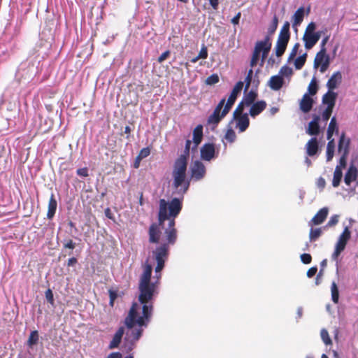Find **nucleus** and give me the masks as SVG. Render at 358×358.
Wrapping results in <instances>:
<instances>
[{
	"label": "nucleus",
	"instance_id": "1",
	"mask_svg": "<svg viewBox=\"0 0 358 358\" xmlns=\"http://www.w3.org/2000/svg\"><path fill=\"white\" fill-rule=\"evenodd\" d=\"M157 262L155 267V280L152 282V266L145 264L143 271L140 276L138 283V301L142 306V315H139L140 306L134 302L124 318V324L127 329L126 338L137 341L141 337L143 327H147L152 315V299L159 294V286L162 276L161 271L164 268L165 262L169 257V248L166 245H160L152 252Z\"/></svg>",
	"mask_w": 358,
	"mask_h": 358
},
{
	"label": "nucleus",
	"instance_id": "2",
	"mask_svg": "<svg viewBox=\"0 0 358 358\" xmlns=\"http://www.w3.org/2000/svg\"><path fill=\"white\" fill-rule=\"evenodd\" d=\"M158 212V222L152 223L148 229L149 243H159L164 222L169 221V226L165 229L166 242L161 245H166L169 249V245H174L177 240V230L175 227V219L180 213L182 203L178 198H173L170 202L162 199L159 200Z\"/></svg>",
	"mask_w": 358,
	"mask_h": 358
},
{
	"label": "nucleus",
	"instance_id": "3",
	"mask_svg": "<svg viewBox=\"0 0 358 358\" xmlns=\"http://www.w3.org/2000/svg\"><path fill=\"white\" fill-rule=\"evenodd\" d=\"M191 144L190 140L186 141L184 153L175 160L173 166L172 186L181 195L187 192L190 185L189 180L187 178V169Z\"/></svg>",
	"mask_w": 358,
	"mask_h": 358
},
{
	"label": "nucleus",
	"instance_id": "4",
	"mask_svg": "<svg viewBox=\"0 0 358 358\" xmlns=\"http://www.w3.org/2000/svg\"><path fill=\"white\" fill-rule=\"evenodd\" d=\"M225 99L223 98L218 103L213 113L207 120L208 124L217 126L220 122L228 114L230 109L225 106Z\"/></svg>",
	"mask_w": 358,
	"mask_h": 358
},
{
	"label": "nucleus",
	"instance_id": "5",
	"mask_svg": "<svg viewBox=\"0 0 358 358\" xmlns=\"http://www.w3.org/2000/svg\"><path fill=\"white\" fill-rule=\"evenodd\" d=\"M326 48H321L320 50L316 54L314 60V66L317 68L320 66V71L322 73L326 71L329 66V57L326 54Z\"/></svg>",
	"mask_w": 358,
	"mask_h": 358
},
{
	"label": "nucleus",
	"instance_id": "6",
	"mask_svg": "<svg viewBox=\"0 0 358 358\" xmlns=\"http://www.w3.org/2000/svg\"><path fill=\"white\" fill-rule=\"evenodd\" d=\"M271 42L270 36H266L264 40L259 41L255 43V46L254 50L257 51L259 54L262 52V64L261 65H263V63L266 58L267 57L268 52H270V50L271 48Z\"/></svg>",
	"mask_w": 358,
	"mask_h": 358
},
{
	"label": "nucleus",
	"instance_id": "7",
	"mask_svg": "<svg viewBox=\"0 0 358 358\" xmlns=\"http://www.w3.org/2000/svg\"><path fill=\"white\" fill-rule=\"evenodd\" d=\"M191 177L195 180H201L206 175V167L204 164L199 161H195L190 169Z\"/></svg>",
	"mask_w": 358,
	"mask_h": 358
},
{
	"label": "nucleus",
	"instance_id": "8",
	"mask_svg": "<svg viewBox=\"0 0 358 358\" xmlns=\"http://www.w3.org/2000/svg\"><path fill=\"white\" fill-rule=\"evenodd\" d=\"M201 157L205 161H210L215 157V148L213 143H205L201 148Z\"/></svg>",
	"mask_w": 358,
	"mask_h": 358
},
{
	"label": "nucleus",
	"instance_id": "9",
	"mask_svg": "<svg viewBox=\"0 0 358 358\" xmlns=\"http://www.w3.org/2000/svg\"><path fill=\"white\" fill-rule=\"evenodd\" d=\"M350 139L346 138L345 133L343 132L339 138L338 152L341 155H348L350 153Z\"/></svg>",
	"mask_w": 358,
	"mask_h": 358
},
{
	"label": "nucleus",
	"instance_id": "10",
	"mask_svg": "<svg viewBox=\"0 0 358 358\" xmlns=\"http://www.w3.org/2000/svg\"><path fill=\"white\" fill-rule=\"evenodd\" d=\"M243 85H244L243 82L238 81V83H236V84L234 87V88L227 99V101L225 103V106L227 107H228L230 110H231L232 106L234 105V103H235L236 98L238 96V94H240V92H241V90L243 87Z\"/></svg>",
	"mask_w": 358,
	"mask_h": 358
},
{
	"label": "nucleus",
	"instance_id": "11",
	"mask_svg": "<svg viewBox=\"0 0 358 358\" xmlns=\"http://www.w3.org/2000/svg\"><path fill=\"white\" fill-rule=\"evenodd\" d=\"M320 32H316L315 34H304L303 41H304L305 48L307 50L311 49L320 40Z\"/></svg>",
	"mask_w": 358,
	"mask_h": 358
},
{
	"label": "nucleus",
	"instance_id": "12",
	"mask_svg": "<svg viewBox=\"0 0 358 358\" xmlns=\"http://www.w3.org/2000/svg\"><path fill=\"white\" fill-rule=\"evenodd\" d=\"M289 41V38L278 36L276 45L275 47V55L278 57H280L281 56L283 55L286 50Z\"/></svg>",
	"mask_w": 358,
	"mask_h": 358
},
{
	"label": "nucleus",
	"instance_id": "13",
	"mask_svg": "<svg viewBox=\"0 0 358 358\" xmlns=\"http://www.w3.org/2000/svg\"><path fill=\"white\" fill-rule=\"evenodd\" d=\"M313 103L314 100L309 96V94L306 93L303 95L302 99L300 101L299 107L303 113H307L311 110Z\"/></svg>",
	"mask_w": 358,
	"mask_h": 358
},
{
	"label": "nucleus",
	"instance_id": "14",
	"mask_svg": "<svg viewBox=\"0 0 358 358\" xmlns=\"http://www.w3.org/2000/svg\"><path fill=\"white\" fill-rule=\"evenodd\" d=\"M249 114L251 117H255L259 115L266 108V102L264 100L258 101L250 105Z\"/></svg>",
	"mask_w": 358,
	"mask_h": 358
},
{
	"label": "nucleus",
	"instance_id": "15",
	"mask_svg": "<svg viewBox=\"0 0 358 358\" xmlns=\"http://www.w3.org/2000/svg\"><path fill=\"white\" fill-rule=\"evenodd\" d=\"M234 119L236 122V127L238 129L239 132H243L248 128L250 120L247 113H244L243 115L238 116L237 117H234Z\"/></svg>",
	"mask_w": 358,
	"mask_h": 358
},
{
	"label": "nucleus",
	"instance_id": "16",
	"mask_svg": "<svg viewBox=\"0 0 358 358\" xmlns=\"http://www.w3.org/2000/svg\"><path fill=\"white\" fill-rule=\"evenodd\" d=\"M124 334V327H120L113 336V338L108 345V348L111 350L117 348L121 343Z\"/></svg>",
	"mask_w": 358,
	"mask_h": 358
},
{
	"label": "nucleus",
	"instance_id": "17",
	"mask_svg": "<svg viewBox=\"0 0 358 358\" xmlns=\"http://www.w3.org/2000/svg\"><path fill=\"white\" fill-rule=\"evenodd\" d=\"M306 153L308 156H314L317 154L319 146L316 137L311 138L306 145Z\"/></svg>",
	"mask_w": 358,
	"mask_h": 358
},
{
	"label": "nucleus",
	"instance_id": "18",
	"mask_svg": "<svg viewBox=\"0 0 358 358\" xmlns=\"http://www.w3.org/2000/svg\"><path fill=\"white\" fill-rule=\"evenodd\" d=\"M341 80L342 75L341 72L337 71L334 73L329 79L327 83L329 91H333L334 89H336L338 85L341 83Z\"/></svg>",
	"mask_w": 358,
	"mask_h": 358
},
{
	"label": "nucleus",
	"instance_id": "19",
	"mask_svg": "<svg viewBox=\"0 0 358 358\" xmlns=\"http://www.w3.org/2000/svg\"><path fill=\"white\" fill-rule=\"evenodd\" d=\"M337 94L334 91H329L324 94L322 96V103L327 104V107L334 108L336 104V100Z\"/></svg>",
	"mask_w": 358,
	"mask_h": 358
},
{
	"label": "nucleus",
	"instance_id": "20",
	"mask_svg": "<svg viewBox=\"0 0 358 358\" xmlns=\"http://www.w3.org/2000/svg\"><path fill=\"white\" fill-rule=\"evenodd\" d=\"M328 215V208L324 207L321 208L312 218L311 222L315 225L322 224Z\"/></svg>",
	"mask_w": 358,
	"mask_h": 358
},
{
	"label": "nucleus",
	"instance_id": "21",
	"mask_svg": "<svg viewBox=\"0 0 358 358\" xmlns=\"http://www.w3.org/2000/svg\"><path fill=\"white\" fill-rule=\"evenodd\" d=\"M357 168L351 165L348 171L346 172L345 177H344V182L347 185H350L352 181L356 180L357 178Z\"/></svg>",
	"mask_w": 358,
	"mask_h": 358
},
{
	"label": "nucleus",
	"instance_id": "22",
	"mask_svg": "<svg viewBox=\"0 0 358 358\" xmlns=\"http://www.w3.org/2000/svg\"><path fill=\"white\" fill-rule=\"evenodd\" d=\"M351 236V233L348 227H346L342 234L340 235L336 245L345 249Z\"/></svg>",
	"mask_w": 358,
	"mask_h": 358
},
{
	"label": "nucleus",
	"instance_id": "23",
	"mask_svg": "<svg viewBox=\"0 0 358 358\" xmlns=\"http://www.w3.org/2000/svg\"><path fill=\"white\" fill-rule=\"evenodd\" d=\"M284 84V80L280 76H273L269 80V87L273 90H279Z\"/></svg>",
	"mask_w": 358,
	"mask_h": 358
},
{
	"label": "nucleus",
	"instance_id": "24",
	"mask_svg": "<svg viewBox=\"0 0 358 358\" xmlns=\"http://www.w3.org/2000/svg\"><path fill=\"white\" fill-rule=\"evenodd\" d=\"M305 15V9L303 6L299 8L293 15V27H297L301 24Z\"/></svg>",
	"mask_w": 358,
	"mask_h": 358
},
{
	"label": "nucleus",
	"instance_id": "25",
	"mask_svg": "<svg viewBox=\"0 0 358 358\" xmlns=\"http://www.w3.org/2000/svg\"><path fill=\"white\" fill-rule=\"evenodd\" d=\"M57 206V202L55 199L54 194H52L48 203V209L47 213V217L48 219H52L56 212Z\"/></svg>",
	"mask_w": 358,
	"mask_h": 358
},
{
	"label": "nucleus",
	"instance_id": "26",
	"mask_svg": "<svg viewBox=\"0 0 358 358\" xmlns=\"http://www.w3.org/2000/svg\"><path fill=\"white\" fill-rule=\"evenodd\" d=\"M203 138V126L198 124L193 130V142L196 148L201 142Z\"/></svg>",
	"mask_w": 358,
	"mask_h": 358
},
{
	"label": "nucleus",
	"instance_id": "27",
	"mask_svg": "<svg viewBox=\"0 0 358 358\" xmlns=\"http://www.w3.org/2000/svg\"><path fill=\"white\" fill-rule=\"evenodd\" d=\"M334 132L336 134L338 132V127L336 117H333L329 124L327 132V137L328 140L332 139Z\"/></svg>",
	"mask_w": 358,
	"mask_h": 358
},
{
	"label": "nucleus",
	"instance_id": "28",
	"mask_svg": "<svg viewBox=\"0 0 358 358\" xmlns=\"http://www.w3.org/2000/svg\"><path fill=\"white\" fill-rule=\"evenodd\" d=\"M38 340L39 336L38 331H31L27 341V345L29 348H32L34 345L38 343Z\"/></svg>",
	"mask_w": 358,
	"mask_h": 358
},
{
	"label": "nucleus",
	"instance_id": "29",
	"mask_svg": "<svg viewBox=\"0 0 358 358\" xmlns=\"http://www.w3.org/2000/svg\"><path fill=\"white\" fill-rule=\"evenodd\" d=\"M257 97V93L254 90H250L248 94H246L243 101L245 103V105L246 106H250L252 103H255V101L256 100Z\"/></svg>",
	"mask_w": 358,
	"mask_h": 358
},
{
	"label": "nucleus",
	"instance_id": "30",
	"mask_svg": "<svg viewBox=\"0 0 358 358\" xmlns=\"http://www.w3.org/2000/svg\"><path fill=\"white\" fill-rule=\"evenodd\" d=\"M342 177H343V173H342L341 168L339 166H336L334 173V178H333V181H332V185L334 187H336L340 185Z\"/></svg>",
	"mask_w": 358,
	"mask_h": 358
},
{
	"label": "nucleus",
	"instance_id": "31",
	"mask_svg": "<svg viewBox=\"0 0 358 358\" xmlns=\"http://www.w3.org/2000/svg\"><path fill=\"white\" fill-rule=\"evenodd\" d=\"M334 150H335V143L334 139L329 140V142L327 143V161L329 162L331 161L334 155Z\"/></svg>",
	"mask_w": 358,
	"mask_h": 358
},
{
	"label": "nucleus",
	"instance_id": "32",
	"mask_svg": "<svg viewBox=\"0 0 358 358\" xmlns=\"http://www.w3.org/2000/svg\"><path fill=\"white\" fill-rule=\"evenodd\" d=\"M306 133L310 136H317L320 133V125L315 122H310Z\"/></svg>",
	"mask_w": 358,
	"mask_h": 358
},
{
	"label": "nucleus",
	"instance_id": "33",
	"mask_svg": "<svg viewBox=\"0 0 358 358\" xmlns=\"http://www.w3.org/2000/svg\"><path fill=\"white\" fill-rule=\"evenodd\" d=\"M317 90H318V86H317V80H316L315 78H313L310 80V82L308 85V93H307V94H309L310 96H313L317 94Z\"/></svg>",
	"mask_w": 358,
	"mask_h": 358
},
{
	"label": "nucleus",
	"instance_id": "34",
	"mask_svg": "<svg viewBox=\"0 0 358 358\" xmlns=\"http://www.w3.org/2000/svg\"><path fill=\"white\" fill-rule=\"evenodd\" d=\"M331 292L332 301H334V303H337L339 299V292L337 285L335 282H333L331 283Z\"/></svg>",
	"mask_w": 358,
	"mask_h": 358
},
{
	"label": "nucleus",
	"instance_id": "35",
	"mask_svg": "<svg viewBox=\"0 0 358 358\" xmlns=\"http://www.w3.org/2000/svg\"><path fill=\"white\" fill-rule=\"evenodd\" d=\"M306 57L307 53H304L296 59L294 66L296 69L299 70L302 69L306 61Z\"/></svg>",
	"mask_w": 358,
	"mask_h": 358
},
{
	"label": "nucleus",
	"instance_id": "36",
	"mask_svg": "<svg viewBox=\"0 0 358 358\" xmlns=\"http://www.w3.org/2000/svg\"><path fill=\"white\" fill-rule=\"evenodd\" d=\"M289 26V22L286 21L282 25L278 36L290 38Z\"/></svg>",
	"mask_w": 358,
	"mask_h": 358
},
{
	"label": "nucleus",
	"instance_id": "37",
	"mask_svg": "<svg viewBox=\"0 0 358 358\" xmlns=\"http://www.w3.org/2000/svg\"><path fill=\"white\" fill-rule=\"evenodd\" d=\"M289 26V22L286 21L282 25L278 36L290 38Z\"/></svg>",
	"mask_w": 358,
	"mask_h": 358
},
{
	"label": "nucleus",
	"instance_id": "38",
	"mask_svg": "<svg viewBox=\"0 0 358 358\" xmlns=\"http://www.w3.org/2000/svg\"><path fill=\"white\" fill-rule=\"evenodd\" d=\"M320 336L322 341L326 345H332V341L327 329H322L320 332Z\"/></svg>",
	"mask_w": 358,
	"mask_h": 358
},
{
	"label": "nucleus",
	"instance_id": "39",
	"mask_svg": "<svg viewBox=\"0 0 358 358\" xmlns=\"http://www.w3.org/2000/svg\"><path fill=\"white\" fill-rule=\"evenodd\" d=\"M224 138L229 143H234L236 138L235 131L231 129H228L224 134Z\"/></svg>",
	"mask_w": 358,
	"mask_h": 358
},
{
	"label": "nucleus",
	"instance_id": "40",
	"mask_svg": "<svg viewBox=\"0 0 358 358\" xmlns=\"http://www.w3.org/2000/svg\"><path fill=\"white\" fill-rule=\"evenodd\" d=\"M322 234V229L320 228L311 229L310 231V241H316Z\"/></svg>",
	"mask_w": 358,
	"mask_h": 358
},
{
	"label": "nucleus",
	"instance_id": "41",
	"mask_svg": "<svg viewBox=\"0 0 358 358\" xmlns=\"http://www.w3.org/2000/svg\"><path fill=\"white\" fill-rule=\"evenodd\" d=\"M278 18L276 15H274L272 22L270 24L268 29V34L269 35H272L275 33V31H276V29L278 28Z\"/></svg>",
	"mask_w": 358,
	"mask_h": 358
},
{
	"label": "nucleus",
	"instance_id": "42",
	"mask_svg": "<svg viewBox=\"0 0 358 358\" xmlns=\"http://www.w3.org/2000/svg\"><path fill=\"white\" fill-rule=\"evenodd\" d=\"M244 106H245V103L242 100V101H241L238 103V105L237 106L236 108L234 111V113H233V117H237L238 116H241V115H243L244 114V113H243V111L244 110Z\"/></svg>",
	"mask_w": 358,
	"mask_h": 358
},
{
	"label": "nucleus",
	"instance_id": "43",
	"mask_svg": "<svg viewBox=\"0 0 358 358\" xmlns=\"http://www.w3.org/2000/svg\"><path fill=\"white\" fill-rule=\"evenodd\" d=\"M219 80V76L217 74H212L206 78V85H212L217 83Z\"/></svg>",
	"mask_w": 358,
	"mask_h": 358
},
{
	"label": "nucleus",
	"instance_id": "44",
	"mask_svg": "<svg viewBox=\"0 0 358 358\" xmlns=\"http://www.w3.org/2000/svg\"><path fill=\"white\" fill-rule=\"evenodd\" d=\"M333 108L327 107L325 110L322 113V119L323 121L327 122L330 118L332 112H333Z\"/></svg>",
	"mask_w": 358,
	"mask_h": 358
},
{
	"label": "nucleus",
	"instance_id": "45",
	"mask_svg": "<svg viewBox=\"0 0 358 358\" xmlns=\"http://www.w3.org/2000/svg\"><path fill=\"white\" fill-rule=\"evenodd\" d=\"M150 154V149L148 147L143 148L141 149L138 154V159H143L148 156H149Z\"/></svg>",
	"mask_w": 358,
	"mask_h": 358
},
{
	"label": "nucleus",
	"instance_id": "46",
	"mask_svg": "<svg viewBox=\"0 0 358 358\" xmlns=\"http://www.w3.org/2000/svg\"><path fill=\"white\" fill-rule=\"evenodd\" d=\"M108 294H109V298H110L109 305L111 307H113L114 302H115V299L117 298V292L115 290L109 289Z\"/></svg>",
	"mask_w": 358,
	"mask_h": 358
},
{
	"label": "nucleus",
	"instance_id": "47",
	"mask_svg": "<svg viewBox=\"0 0 358 358\" xmlns=\"http://www.w3.org/2000/svg\"><path fill=\"white\" fill-rule=\"evenodd\" d=\"M259 55H260V54L257 51H256L255 50H253V52L252 55V58L250 60V66L252 67H254L255 66L257 65L258 60L259 59Z\"/></svg>",
	"mask_w": 358,
	"mask_h": 358
},
{
	"label": "nucleus",
	"instance_id": "48",
	"mask_svg": "<svg viewBox=\"0 0 358 358\" xmlns=\"http://www.w3.org/2000/svg\"><path fill=\"white\" fill-rule=\"evenodd\" d=\"M280 73L284 76H290L292 75L293 71L292 68L287 66H283L280 70Z\"/></svg>",
	"mask_w": 358,
	"mask_h": 358
},
{
	"label": "nucleus",
	"instance_id": "49",
	"mask_svg": "<svg viewBox=\"0 0 358 358\" xmlns=\"http://www.w3.org/2000/svg\"><path fill=\"white\" fill-rule=\"evenodd\" d=\"M299 47H300V44L299 43H296L294 44V45L293 46V48L289 53V55L288 57L289 61L293 59L296 57Z\"/></svg>",
	"mask_w": 358,
	"mask_h": 358
},
{
	"label": "nucleus",
	"instance_id": "50",
	"mask_svg": "<svg viewBox=\"0 0 358 358\" xmlns=\"http://www.w3.org/2000/svg\"><path fill=\"white\" fill-rule=\"evenodd\" d=\"M45 296L48 303L53 305L55 303L54 295L52 291L50 289H48L45 292Z\"/></svg>",
	"mask_w": 358,
	"mask_h": 358
},
{
	"label": "nucleus",
	"instance_id": "51",
	"mask_svg": "<svg viewBox=\"0 0 358 358\" xmlns=\"http://www.w3.org/2000/svg\"><path fill=\"white\" fill-rule=\"evenodd\" d=\"M252 75H253V71L252 69H250L248 72V74H247V76L245 79V90L246 91L250 85V83H251V81H252Z\"/></svg>",
	"mask_w": 358,
	"mask_h": 358
},
{
	"label": "nucleus",
	"instance_id": "52",
	"mask_svg": "<svg viewBox=\"0 0 358 358\" xmlns=\"http://www.w3.org/2000/svg\"><path fill=\"white\" fill-rule=\"evenodd\" d=\"M345 249L338 246L336 245V247H335V250L334 252H333L332 255H331V258L334 261H337V259L338 257V256L340 255V254Z\"/></svg>",
	"mask_w": 358,
	"mask_h": 358
},
{
	"label": "nucleus",
	"instance_id": "53",
	"mask_svg": "<svg viewBox=\"0 0 358 358\" xmlns=\"http://www.w3.org/2000/svg\"><path fill=\"white\" fill-rule=\"evenodd\" d=\"M301 260L303 264H308L311 262L312 257L310 254L303 253L301 255Z\"/></svg>",
	"mask_w": 358,
	"mask_h": 358
},
{
	"label": "nucleus",
	"instance_id": "54",
	"mask_svg": "<svg viewBox=\"0 0 358 358\" xmlns=\"http://www.w3.org/2000/svg\"><path fill=\"white\" fill-rule=\"evenodd\" d=\"M208 57V50L206 46H203L197 55V58L206 59Z\"/></svg>",
	"mask_w": 358,
	"mask_h": 358
},
{
	"label": "nucleus",
	"instance_id": "55",
	"mask_svg": "<svg viewBox=\"0 0 358 358\" xmlns=\"http://www.w3.org/2000/svg\"><path fill=\"white\" fill-rule=\"evenodd\" d=\"M316 28V25L314 22H310L308 24L305 33L304 34H315V29Z\"/></svg>",
	"mask_w": 358,
	"mask_h": 358
},
{
	"label": "nucleus",
	"instance_id": "56",
	"mask_svg": "<svg viewBox=\"0 0 358 358\" xmlns=\"http://www.w3.org/2000/svg\"><path fill=\"white\" fill-rule=\"evenodd\" d=\"M76 173L78 176H81V177H87L89 176V173H88V169L87 167H83V168H81V169H78L77 171H76Z\"/></svg>",
	"mask_w": 358,
	"mask_h": 358
},
{
	"label": "nucleus",
	"instance_id": "57",
	"mask_svg": "<svg viewBox=\"0 0 358 358\" xmlns=\"http://www.w3.org/2000/svg\"><path fill=\"white\" fill-rule=\"evenodd\" d=\"M170 55V51L166 50L157 59L159 63H162L164 60H166Z\"/></svg>",
	"mask_w": 358,
	"mask_h": 358
},
{
	"label": "nucleus",
	"instance_id": "58",
	"mask_svg": "<svg viewBox=\"0 0 358 358\" xmlns=\"http://www.w3.org/2000/svg\"><path fill=\"white\" fill-rule=\"evenodd\" d=\"M64 248L73 250L76 248V243L69 239L64 244Z\"/></svg>",
	"mask_w": 358,
	"mask_h": 358
},
{
	"label": "nucleus",
	"instance_id": "59",
	"mask_svg": "<svg viewBox=\"0 0 358 358\" xmlns=\"http://www.w3.org/2000/svg\"><path fill=\"white\" fill-rule=\"evenodd\" d=\"M348 155H341V158L339 159V166L341 168H345L347 164V158Z\"/></svg>",
	"mask_w": 358,
	"mask_h": 358
},
{
	"label": "nucleus",
	"instance_id": "60",
	"mask_svg": "<svg viewBox=\"0 0 358 358\" xmlns=\"http://www.w3.org/2000/svg\"><path fill=\"white\" fill-rule=\"evenodd\" d=\"M317 271V268L316 266H313L310 268L307 271V276L308 278L313 277Z\"/></svg>",
	"mask_w": 358,
	"mask_h": 358
},
{
	"label": "nucleus",
	"instance_id": "61",
	"mask_svg": "<svg viewBox=\"0 0 358 358\" xmlns=\"http://www.w3.org/2000/svg\"><path fill=\"white\" fill-rule=\"evenodd\" d=\"M241 17V13L238 12L231 20V23L234 24H238L240 18Z\"/></svg>",
	"mask_w": 358,
	"mask_h": 358
},
{
	"label": "nucleus",
	"instance_id": "62",
	"mask_svg": "<svg viewBox=\"0 0 358 358\" xmlns=\"http://www.w3.org/2000/svg\"><path fill=\"white\" fill-rule=\"evenodd\" d=\"M209 3L213 10H217L219 6V0H209Z\"/></svg>",
	"mask_w": 358,
	"mask_h": 358
},
{
	"label": "nucleus",
	"instance_id": "63",
	"mask_svg": "<svg viewBox=\"0 0 358 358\" xmlns=\"http://www.w3.org/2000/svg\"><path fill=\"white\" fill-rule=\"evenodd\" d=\"M107 358H122V355L119 352H111L108 355Z\"/></svg>",
	"mask_w": 358,
	"mask_h": 358
},
{
	"label": "nucleus",
	"instance_id": "64",
	"mask_svg": "<svg viewBox=\"0 0 358 358\" xmlns=\"http://www.w3.org/2000/svg\"><path fill=\"white\" fill-rule=\"evenodd\" d=\"M104 213L106 217H107L110 220H114L113 215L111 212V210L109 208H107L104 210Z\"/></svg>",
	"mask_w": 358,
	"mask_h": 358
}]
</instances>
